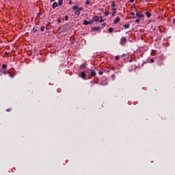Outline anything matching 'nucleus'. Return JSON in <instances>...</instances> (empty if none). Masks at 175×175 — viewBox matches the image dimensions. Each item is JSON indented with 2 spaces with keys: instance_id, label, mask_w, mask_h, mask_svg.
I'll return each mask as SVG.
<instances>
[{
  "instance_id": "1",
  "label": "nucleus",
  "mask_w": 175,
  "mask_h": 175,
  "mask_svg": "<svg viewBox=\"0 0 175 175\" xmlns=\"http://www.w3.org/2000/svg\"><path fill=\"white\" fill-rule=\"evenodd\" d=\"M72 10L75 12V16H80V12L83 10V8H79V5H74Z\"/></svg>"
},
{
  "instance_id": "2",
  "label": "nucleus",
  "mask_w": 175,
  "mask_h": 175,
  "mask_svg": "<svg viewBox=\"0 0 175 175\" xmlns=\"http://www.w3.org/2000/svg\"><path fill=\"white\" fill-rule=\"evenodd\" d=\"M135 14L138 18H144V15L140 11H137Z\"/></svg>"
},
{
  "instance_id": "3",
  "label": "nucleus",
  "mask_w": 175,
  "mask_h": 175,
  "mask_svg": "<svg viewBox=\"0 0 175 175\" xmlns=\"http://www.w3.org/2000/svg\"><path fill=\"white\" fill-rule=\"evenodd\" d=\"M125 43H126V38L122 37L120 39V44L122 46H125Z\"/></svg>"
},
{
  "instance_id": "4",
  "label": "nucleus",
  "mask_w": 175,
  "mask_h": 175,
  "mask_svg": "<svg viewBox=\"0 0 175 175\" xmlns=\"http://www.w3.org/2000/svg\"><path fill=\"white\" fill-rule=\"evenodd\" d=\"M92 19L95 23H98V21L100 20V17L99 16H93Z\"/></svg>"
},
{
  "instance_id": "5",
  "label": "nucleus",
  "mask_w": 175,
  "mask_h": 175,
  "mask_svg": "<svg viewBox=\"0 0 175 175\" xmlns=\"http://www.w3.org/2000/svg\"><path fill=\"white\" fill-rule=\"evenodd\" d=\"M145 14L148 17V18H151L152 14L149 11L145 12Z\"/></svg>"
},
{
  "instance_id": "6",
  "label": "nucleus",
  "mask_w": 175,
  "mask_h": 175,
  "mask_svg": "<svg viewBox=\"0 0 175 175\" xmlns=\"http://www.w3.org/2000/svg\"><path fill=\"white\" fill-rule=\"evenodd\" d=\"M112 17H114L117 13V8H112Z\"/></svg>"
},
{
  "instance_id": "7",
  "label": "nucleus",
  "mask_w": 175,
  "mask_h": 175,
  "mask_svg": "<svg viewBox=\"0 0 175 175\" xmlns=\"http://www.w3.org/2000/svg\"><path fill=\"white\" fill-rule=\"evenodd\" d=\"M120 20H121V18H120V17H116L113 21L114 24H118V23H119V21H120Z\"/></svg>"
},
{
  "instance_id": "8",
  "label": "nucleus",
  "mask_w": 175,
  "mask_h": 175,
  "mask_svg": "<svg viewBox=\"0 0 175 175\" xmlns=\"http://www.w3.org/2000/svg\"><path fill=\"white\" fill-rule=\"evenodd\" d=\"M85 72H81V79H83V80H85Z\"/></svg>"
},
{
  "instance_id": "9",
  "label": "nucleus",
  "mask_w": 175,
  "mask_h": 175,
  "mask_svg": "<svg viewBox=\"0 0 175 175\" xmlns=\"http://www.w3.org/2000/svg\"><path fill=\"white\" fill-rule=\"evenodd\" d=\"M52 8L53 9H55V8H58V3L57 2L53 3Z\"/></svg>"
},
{
  "instance_id": "10",
  "label": "nucleus",
  "mask_w": 175,
  "mask_h": 175,
  "mask_svg": "<svg viewBox=\"0 0 175 175\" xmlns=\"http://www.w3.org/2000/svg\"><path fill=\"white\" fill-rule=\"evenodd\" d=\"M111 6L113 8H116V1H113L112 3H111Z\"/></svg>"
},
{
  "instance_id": "11",
  "label": "nucleus",
  "mask_w": 175,
  "mask_h": 175,
  "mask_svg": "<svg viewBox=\"0 0 175 175\" xmlns=\"http://www.w3.org/2000/svg\"><path fill=\"white\" fill-rule=\"evenodd\" d=\"M123 27L125 29H128V28H129V27H130V25L129 24H125V25H123Z\"/></svg>"
},
{
  "instance_id": "12",
  "label": "nucleus",
  "mask_w": 175,
  "mask_h": 175,
  "mask_svg": "<svg viewBox=\"0 0 175 175\" xmlns=\"http://www.w3.org/2000/svg\"><path fill=\"white\" fill-rule=\"evenodd\" d=\"M113 31H114V29L113 27H109L108 29V31L109 32V33H113Z\"/></svg>"
},
{
  "instance_id": "13",
  "label": "nucleus",
  "mask_w": 175,
  "mask_h": 175,
  "mask_svg": "<svg viewBox=\"0 0 175 175\" xmlns=\"http://www.w3.org/2000/svg\"><path fill=\"white\" fill-rule=\"evenodd\" d=\"M91 75H92L93 77H95V76H96V72H95L94 70H92V71H91Z\"/></svg>"
},
{
  "instance_id": "14",
  "label": "nucleus",
  "mask_w": 175,
  "mask_h": 175,
  "mask_svg": "<svg viewBox=\"0 0 175 175\" xmlns=\"http://www.w3.org/2000/svg\"><path fill=\"white\" fill-rule=\"evenodd\" d=\"M88 24H90V22H88V21L85 20V21H83V25H88Z\"/></svg>"
},
{
  "instance_id": "15",
  "label": "nucleus",
  "mask_w": 175,
  "mask_h": 175,
  "mask_svg": "<svg viewBox=\"0 0 175 175\" xmlns=\"http://www.w3.org/2000/svg\"><path fill=\"white\" fill-rule=\"evenodd\" d=\"M139 23H140V18H137V19L135 20V24H139Z\"/></svg>"
},
{
  "instance_id": "16",
  "label": "nucleus",
  "mask_w": 175,
  "mask_h": 175,
  "mask_svg": "<svg viewBox=\"0 0 175 175\" xmlns=\"http://www.w3.org/2000/svg\"><path fill=\"white\" fill-rule=\"evenodd\" d=\"M63 2H64L63 0H59V1H58L59 5L61 6V5H62Z\"/></svg>"
},
{
  "instance_id": "17",
  "label": "nucleus",
  "mask_w": 175,
  "mask_h": 175,
  "mask_svg": "<svg viewBox=\"0 0 175 175\" xmlns=\"http://www.w3.org/2000/svg\"><path fill=\"white\" fill-rule=\"evenodd\" d=\"M6 68H8V66L6 64H3L2 65L3 70V69H6Z\"/></svg>"
},
{
  "instance_id": "18",
  "label": "nucleus",
  "mask_w": 175,
  "mask_h": 175,
  "mask_svg": "<svg viewBox=\"0 0 175 175\" xmlns=\"http://www.w3.org/2000/svg\"><path fill=\"white\" fill-rule=\"evenodd\" d=\"M92 0H87L86 1V5H90V3H91Z\"/></svg>"
},
{
  "instance_id": "19",
  "label": "nucleus",
  "mask_w": 175,
  "mask_h": 175,
  "mask_svg": "<svg viewBox=\"0 0 175 175\" xmlns=\"http://www.w3.org/2000/svg\"><path fill=\"white\" fill-rule=\"evenodd\" d=\"M100 19H99V23H103V21H105V20L102 18V16H100Z\"/></svg>"
},
{
  "instance_id": "20",
  "label": "nucleus",
  "mask_w": 175,
  "mask_h": 175,
  "mask_svg": "<svg viewBox=\"0 0 175 175\" xmlns=\"http://www.w3.org/2000/svg\"><path fill=\"white\" fill-rule=\"evenodd\" d=\"M94 23H95V21H94L93 18H92V20L89 22V24H94Z\"/></svg>"
},
{
  "instance_id": "21",
  "label": "nucleus",
  "mask_w": 175,
  "mask_h": 175,
  "mask_svg": "<svg viewBox=\"0 0 175 175\" xmlns=\"http://www.w3.org/2000/svg\"><path fill=\"white\" fill-rule=\"evenodd\" d=\"M109 14H110V12H105V16H109Z\"/></svg>"
},
{
  "instance_id": "22",
  "label": "nucleus",
  "mask_w": 175,
  "mask_h": 175,
  "mask_svg": "<svg viewBox=\"0 0 175 175\" xmlns=\"http://www.w3.org/2000/svg\"><path fill=\"white\" fill-rule=\"evenodd\" d=\"M93 29H94V31H98V29H99V27H93Z\"/></svg>"
},
{
  "instance_id": "23",
  "label": "nucleus",
  "mask_w": 175,
  "mask_h": 175,
  "mask_svg": "<svg viewBox=\"0 0 175 175\" xmlns=\"http://www.w3.org/2000/svg\"><path fill=\"white\" fill-rule=\"evenodd\" d=\"M40 29L43 32V31H44V26H42Z\"/></svg>"
},
{
  "instance_id": "24",
  "label": "nucleus",
  "mask_w": 175,
  "mask_h": 175,
  "mask_svg": "<svg viewBox=\"0 0 175 175\" xmlns=\"http://www.w3.org/2000/svg\"><path fill=\"white\" fill-rule=\"evenodd\" d=\"M115 59H116V61H118V59H120V56H116Z\"/></svg>"
},
{
  "instance_id": "25",
  "label": "nucleus",
  "mask_w": 175,
  "mask_h": 175,
  "mask_svg": "<svg viewBox=\"0 0 175 175\" xmlns=\"http://www.w3.org/2000/svg\"><path fill=\"white\" fill-rule=\"evenodd\" d=\"M98 75H100V76H102L103 75V72L99 71L98 72Z\"/></svg>"
},
{
  "instance_id": "26",
  "label": "nucleus",
  "mask_w": 175,
  "mask_h": 175,
  "mask_svg": "<svg viewBox=\"0 0 175 175\" xmlns=\"http://www.w3.org/2000/svg\"><path fill=\"white\" fill-rule=\"evenodd\" d=\"M65 18H66V21H68V20H69V16H65Z\"/></svg>"
},
{
  "instance_id": "27",
  "label": "nucleus",
  "mask_w": 175,
  "mask_h": 175,
  "mask_svg": "<svg viewBox=\"0 0 175 175\" xmlns=\"http://www.w3.org/2000/svg\"><path fill=\"white\" fill-rule=\"evenodd\" d=\"M131 16H135V12H132L130 13Z\"/></svg>"
},
{
  "instance_id": "28",
  "label": "nucleus",
  "mask_w": 175,
  "mask_h": 175,
  "mask_svg": "<svg viewBox=\"0 0 175 175\" xmlns=\"http://www.w3.org/2000/svg\"><path fill=\"white\" fill-rule=\"evenodd\" d=\"M12 111L11 109H8L6 110V111Z\"/></svg>"
},
{
  "instance_id": "29",
  "label": "nucleus",
  "mask_w": 175,
  "mask_h": 175,
  "mask_svg": "<svg viewBox=\"0 0 175 175\" xmlns=\"http://www.w3.org/2000/svg\"><path fill=\"white\" fill-rule=\"evenodd\" d=\"M131 18L135 19V18H137V16H133V17H131Z\"/></svg>"
},
{
  "instance_id": "30",
  "label": "nucleus",
  "mask_w": 175,
  "mask_h": 175,
  "mask_svg": "<svg viewBox=\"0 0 175 175\" xmlns=\"http://www.w3.org/2000/svg\"><path fill=\"white\" fill-rule=\"evenodd\" d=\"M150 62H151L152 63H154V59H150Z\"/></svg>"
},
{
  "instance_id": "31",
  "label": "nucleus",
  "mask_w": 175,
  "mask_h": 175,
  "mask_svg": "<svg viewBox=\"0 0 175 175\" xmlns=\"http://www.w3.org/2000/svg\"><path fill=\"white\" fill-rule=\"evenodd\" d=\"M68 3L69 5H72V1H70Z\"/></svg>"
},
{
  "instance_id": "32",
  "label": "nucleus",
  "mask_w": 175,
  "mask_h": 175,
  "mask_svg": "<svg viewBox=\"0 0 175 175\" xmlns=\"http://www.w3.org/2000/svg\"><path fill=\"white\" fill-rule=\"evenodd\" d=\"M122 57H126V54H123V55H122Z\"/></svg>"
},
{
  "instance_id": "33",
  "label": "nucleus",
  "mask_w": 175,
  "mask_h": 175,
  "mask_svg": "<svg viewBox=\"0 0 175 175\" xmlns=\"http://www.w3.org/2000/svg\"><path fill=\"white\" fill-rule=\"evenodd\" d=\"M130 1V2H135V0H129Z\"/></svg>"
},
{
  "instance_id": "34",
  "label": "nucleus",
  "mask_w": 175,
  "mask_h": 175,
  "mask_svg": "<svg viewBox=\"0 0 175 175\" xmlns=\"http://www.w3.org/2000/svg\"><path fill=\"white\" fill-rule=\"evenodd\" d=\"M58 23H61V19L57 20Z\"/></svg>"
},
{
  "instance_id": "35",
  "label": "nucleus",
  "mask_w": 175,
  "mask_h": 175,
  "mask_svg": "<svg viewBox=\"0 0 175 175\" xmlns=\"http://www.w3.org/2000/svg\"><path fill=\"white\" fill-rule=\"evenodd\" d=\"M3 71L4 75H6V71H5L4 70Z\"/></svg>"
},
{
  "instance_id": "36",
  "label": "nucleus",
  "mask_w": 175,
  "mask_h": 175,
  "mask_svg": "<svg viewBox=\"0 0 175 175\" xmlns=\"http://www.w3.org/2000/svg\"><path fill=\"white\" fill-rule=\"evenodd\" d=\"M103 25L104 27H106V23H103Z\"/></svg>"
},
{
  "instance_id": "37",
  "label": "nucleus",
  "mask_w": 175,
  "mask_h": 175,
  "mask_svg": "<svg viewBox=\"0 0 175 175\" xmlns=\"http://www.w3.org/2000/svg\"><path fill=\"white\" fill-rule=\"evenodd\" d=\"M54 1H55V0H51V2H54Z\"/></svg>"
},
{
  "instance_id": "38",
  "label": "nucleus",
  "mask_w": 175,
  "mask_h": 175,
  "mask_svg": "<svg viewBox=\"0 0 175 175\" xmlns=\"http://www.w3.org/2000/svg\"><path fill=\"white\" fill-rule=\"evenodd\" d=\"M34 32H36V30H34Z\"/></svg>"
},
{
  "instance_id": "39",
  "label": "nucleus",
  "mask_w": 175,
  "mask_h": 175,
  "mask_svg": "<svg viewBox=\"0 0 175 175\" xmlns=\"http://www.w3.org/2000/svg\"><path fill=\"white\" fill-rule=\"evenodd\" d=\"M174 21H175V19H174Z\"/></svg>"
}]
</instances>
